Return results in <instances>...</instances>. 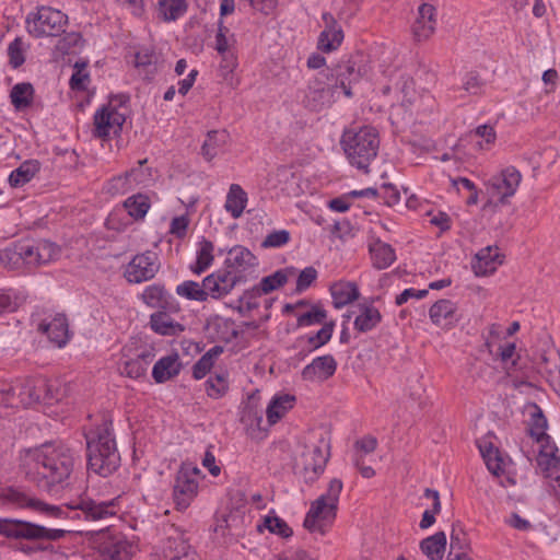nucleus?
Listing matches in <instances>:
<instances>
[{"instance_id": "3c124183", "label": "nucleus", "mask_w": 560, "mask_h": 560, "mask_svg": "<svg viewBox=\"0 0 560 560\" xmlns=\"http://www.w3.org/2000/svg\"><path fill=\"white\" fill-rule=\"evenodd\" d=\"M549 357L541 355V361L539 363V371L547 375V380L550 385L555 388V390L560 392V357L555 354V371H551L549 366Z\"/></svg>"}, {"instance_id": "4c0bfd02", "label": "nucleus", "mask_w": 560, "mask_h": 560, "mask_svg": "<svg viewBox=\"0 0 560 560\" xmlns=\"http://www.w3.org/2000/svg\"><path fill=\"white\" fill-rule=\"evenodd\" d=\"M446 548V535L438 532L420 542V549L430 560H442Z\"/></svg>"}, {"instance_id": "de8ad7c7", "label": "nucleus", "mask_w": 560, "mask_h": 560, "mask_svg": "<svg viewBox=\"0 0 560 560\" xmlns=\"http://www.w3.org/2000/svg\"><path fill=\"white\" fill-rule=\"evenodd\" d=\"M34 89L31 83H18L10 93L11 102L16 109H22L31 105Z\"/></svg>"}, {"instance_id": "4be33fe9", "label": "nucleus", "mask_w": 560, "mask_h": 560, "mask_svg": "<svg viewBox=\"0 0 560 560\" xmlns=\"http://www.w3.org/2000/svg\"><path fill=\"white\" fill-rule=\"evenodd\" d=\"M20 406L28 407L33 404L42 401L43 390H47L50 397H58L50 393L51 386L47 385L45 380H26L16 383Z\"/></svg>"}, {"instance_id": "39448f33", "label": "nucleus", "mask_w": 560, "mask_h": 560, "mask_svg": "<svg viewBox=\"0 0 560 560\" xmlns=\"http://www.w3.org/2000/svg\"><path fill=\"white\" fill-rule=\"evenodd\" d=\"M25 23L28 34L34 38L55 37L65 33L68 15L58 9L40 5L27 14Z\"/></svg>"}, {"instance_id": "2eb2a0df", "label": "nucleus", "mask_w": 560, "mask_h": 560, "mask_svg": "<svg viewBox=\"0 0 560 560\" xmlns=\"http://www.w3.org/2000/svg\"><path fill=\"white\" fill-rule=\"evenodd\" d=\"M202 281L207 300L209 298L219 300L230 294L237 284L242 283V278L220 269L207 276Z\"/></svg>"}, {"instance_id": "052dcab7", "label": "nucleus", "mask_w": 560, "mask_h": 560, "mask_svg": "<svg viewBox=\"0 0 560 560\" xmlns=\"http://www.w3.org/2000/svg\"><path fill=\"white\" fill-rule=\"evenodd\" d=\"M8 56L10 65L13 68H19L25 61L24 43L22 38H15L8 47Z\"/></svg>"}, {"instance_id": "6ab92c4d", "label": "nucleus", "mask_w": 560, "mask_h": 560, "mask_svg": "<svg viewBox=\"0 0 560 560\" xmlns=\"http://www.w3.org/2000/svg\"><path fill=\"white\" fill-rule=\"evenodd\" d=\"M31 253L32 250L28 247V241L12 243L0 249V266L8 270L28 267V254Z\"/></svg>"}, {"instance_id": "e2e57ef3", "label": "nucleus", "mask_w": 560, "mask_h": 560, "mask_svg": "<svg viewBox=\"0 0 560 560\" xmlns=\"http://www.w3.org/2000/svg\"><path fill=\"white\" fill-rule=\"evenodd\" d=\"M316 279L317 270L314 267L304 268L298 277L295 291L299 293L305 291Z\"/></svg>"}, {"instance_id": "f3484780", "label": "nucleus", "mask_w": 560, "mask_h": 560, "mask_svg": "<svg viewBox=\"0 0 560 560\" xmlns=\"http://www.w3.org/2000/svg\"><path fill=\"white\" fill-rule=\"evenodd\" d=\"M66 506L68 510H80L84 515V518L88 521H98L114 514V511L112 510L114 506L113 501L96 502L86 497H79L74 500H71L66 504Z\"/></svg>"}, {"instance_id": "774afa93", "label": "nucleus", "mask_w": 560, "mask_h": 560, "mask_svg": "<svg viewBox=\"0 0 560 560\" xmlns=\"http://www.w3.org/2000/svg\"><path fill=\"white\" fill-rule=\"evenodd\" d=\"M380 196L384 199V202L393 207L400 201V192L399 190L392 184H384L381 187Z\"/></svg>"}, {"instance_id": "2f4dec72", "label": "nucleus", "mask_w": 560, "mask_h": 560, "mask_svg": "<svg viewBox=\"0 0 560 560\" xmlns=\"http://www.w3.org/2000/svg\"><path fill=\"white\" fill-rule=\"evenodd\" d=\"M529 421H528V434L536 443H542L549 441V435L546 433L547 419L542 413V410L533 404L528 408Z\"/></svg>"}, {"instance_id": "5fc2aeb1", "label": "nucleus", "mask_w": 560, "mask_h": 560, "mask_svg": "<svg viewBox=\"0 0 560 560\" xmlns=\"http://www.w3.org/2000/svg\"><path fill=\"white\" fill-rule=\"evenodd\" d=\"M85 61H77L74 65V72L70 78V88L74 91H84L86 90L88 83L90 82V75L85 71L86 69Z\"/></svg>"}, {"instance_id": "393cba45", "label": "nucleus", "mask_w": 560, "mask_h": 560, "mask_svg": "<svg viewBox=\"0 0 560 560\" xmlns=\"http://www.w3.org/2000/svg\"><path fill=\"white\" fill-rule=\"evenodd\" d=\"M432 323L441 328L448 329L457 320V307L451 300H440L435 302L429 311Z\"/></svg>"}, {"instance_id": "6e6552de", "label": "nucleus", "mask_w": 560, "mask_h": 560, "mask_svg": "<svg viewBox=\"0 0 560 560\" xmlns=\"http://www.w3.org/2000/svg\"><path fill=\"white\" fill-rule=\"evenodd\" d=\"M369 72V67L365 63L364 56L357 54L351 56L348 60L341 61L331 71L330 77L334 83H337V89H342L347 97L352 96V84L360 82Z\"/></svg>"}, {"instance_id": "69168bd1", "label": "nucleus", "mask_w": 560, "mask_h": 560, "mask_svg": "<svg viewBox=\"0 0 560 560\" xmlns=\"http://www.w3.org/2000/svg\"><path fill=\"white\" fill-rule=\"evenodd\" d=\"M156 61H158V56L152 50H149V49H143V50L138 51L135 57L136 67H138V68L153 67V69L150 70V72L155 71Z\"/></svg>"}, {"instance_id": "b1692460", "label": "nucleus", "mask_w": 560, "mask_h": 560, "mask_svg": "<svg viewBox=\"0 0 560 560\" xmlns=\"http://www.w3.org/2000/svg\"><path fill=\"white\" fill-rule=\"evenodd\" d=\"M538 454L536 457L537 466L546 478L551 479V475L560 472V458L557 456L558 448L548 442L537 443Z\"/></svg>"}, {"instance_id": "13d9d810", "label": "nucleus", "mask_w": 560, "mask_h": 560, "mask_svg": "<svg viewBox=\"0 0 560 560\" xmlns=\"http://www.w3.org/2000/svg\"><path fill=\"white\" fill-rule=\"evenodd\" d=\"M205 386L208 396L218 399L228 390V381L223 375L217 374L215 376L209 377Z\"/></svg>"}, {"instance_id": "c03bdc74", "label": "nucleus", "mask_w": 560, "mask_h": 560, "mask_svg": "<svg viewBox=\"0 0 560 560\" xmlns=\"http://www.w3.org/2000/svg\"><path fill=\"white\" fill-rule=\"evenodd\" d=\"M176 293L180 298L197 301V302H206L207 293L205 292L203 281L201 283L187 280L176 287Z\"/></svg>"}, {"instance_id": "e433bc0d", "label": "nucleus", "mask_w": 560, "mask_h": 560, "mask_svg": "<svg viewBox=\"0 0 560 560\" xmlns=\"http://www.w3.org/2000/svg\"><path fill=\"white\" fill-rule=\"evenodd\" d=\"M360 314L354 319V328L360 332H366L375 328L382 320L380 311L366 304H360Z\"/></svg>"}, {"instance_id": "0e129e2a", "label": "nucleus", "mask_w": 560, "mask_h": 560, "mask_svg": "<svg viewBox=\"0 0 560 560\" xmlns=\"http://www.w3.org/2000/svg\"><path fill=\"white\" fill-rule=\"evenodd\" d=\"M290 241V233L287 230L273 231L262 242L264 247H280Z\"/></svg>"}, {"instance_id": "8fccbe9b", "label": "nucleus", "mask_w": 560, "mask_h": 560, "mask_svg": "<svg viewBox=\"0 0 560 560\" xmlns=\"http://www.w3.org/2000/svg\"><path fill=\"white\" fill-rule=\"evenodd\" d=\"M289 273H292V269L287 268L277 270L272 275L264 277L258 284L260 292L268 294L281 288L287 283Z\"/></svg>"}, {"instance_id": "6e6d98bb", "label": "nucleus", "mask_w": 560, "mask_h": 560, "mask_svg": "<svg viewBox=\"0 0 560 560\" xmlns=\"http://www.w3.org/2000/svg\"><path fill=\"white\" fill-rule=\"evenodd\" d=\"M516 351L515 343H505L503 346H500L499 348V358L502 361V363L505 364V369L508 373H512L514 371L521 370V366L518 365L520 357L514 359Z\"/></svg>"}, {"instance_id": "680f3d73", "label": "nucleus", "mask_w": 560, "mask_h": 560, "mask_svg": "<svg viewBox=\"0 0 560 560\" xmlns=\"http://www.w3.org/2000/svg\"><path fill=\"white\" fill-rule=\"evenodd\" d=\"M136 174V170L127 171L124 175L114 177L108 183V192L124 194L129 188L130 176Z\"/></svg>"}, {"instance_id": "20e7f679", "label": "nucleus", "mask_w": 560, "mask_h": 560, "mask_svg": "<svg viewBox=\"0 0 560 560\" xmlns=\"http://www.w3.org/2000/svg\"><path fill=\"white\" fill-rule=\"evenodd\" d=\"M341 491L342 481L334 478L330 480L326 493L311 503L303 523L308 532L320 535L326 533L336 518Z\"/></svg>"}, {"instance_id": "1a4fd4ad", "label": "nucleus", "mask_w": 560, "mask_h": 560, "mask_svg": "<svg viewBox=\"0 0 560 560\" xmlns=\"http://www.w3.org/2000/svg\"><path fill=\"white\" fill-rule=\"evenodd\" d=\"M200 469L191 463H183L174 482V502L179 511L186 510L197 494V476Z\"/></svg>"}, {"instance_id": "a878e982", "label": "nucleus", "mask_w": 560, "mask_h": 560, "mask_svg": "<svg viewBox=\"0 0 560 560\" xmlns=\"http://www.w3.org/2000/svg\"><path fill=\"white\" fill-rule=\"evenodd\" d=\"M502 264L500 258L499 248L487 246L480 249L472 261V270L476 276H488L493 273L498 266Z\"/></svg>"}, {"instance_id": "7c9ffc66", "label": "nucleus", "mask_w": 560, "mask_h": 560, "mask_svg": "<svg viewBox=\"0 0 560 560\" xmlns=\"http://www.w3.org/2000/svg\"><path fill=\"white\" fill-rule=\"evenodd\" d=\"M152 330L162 336H177L184 331V326L175 322L165 311H158L150 316Z\"/></svg>"}, {"instance_id": "c85d7f7f", "label": "nucleus", "mask_w": 560, "mask_h": 560, "mask_svg": "<svg viewBox=\"0 0 560 560\" xmlns=\"http://www.w3.org/2000/svg\"><path fill=\"white\" fill-rule=\"evenodd\" d=\"M182 363L179 355L173 353L161 358L153 366L152 377L156 383H164L179 374Z\"/></svg>"}, {"instance_id": "49530a36", "label": "nucleus", "mask_w": 560, "mask_h": 560, "mask_svg": "<svg viewBox=\"0 0 560 560\" xmlns=\"http://www.w3.org/2000/svg\"><path fill=\"white\" fill-rule=\"evenodd\" d=\"M124 207L133 219H143L150 209L149 197L142 194L133 195L125 200Z\"/></svg>"}, {"instance_id": "7ed1b4c3", "label": "nucleus", "mask_w": 560, "mask_h": 560, "mask_svg": "<svg viewBox=\"0 0 560 560\" xmlns=\"http://www.w3.org/2000/svg\"><path fill=\"white\" fill-rule=\"evenodd\" d=\"M340 143L349 163L364 173L376 159L380 149L378 131L371 126L346 130Z\"/></svg>"}, {"instance_id": "f704fd0d", "label": "nucleus", "mask_w": 560, "mask_h": 560, "mask_svg": "<svg viewBox=\"0 0 560 560\" xmlns=\"http://www.w3.org/2000/svg\"><path fill=\"white\" fill-rule=\"evenodd\" d=\"M334 305L341 308L345 305L355 301L359 298V289L353 282L340 281L330 287Z\"/></svg>"}, {"instance_id": "f257e3e1", "label": "nucleus", "mask_w": 560, "mask_h": 560, "mask_svg": "<svg viewBox=\"0 0 560 560\" xmlns=\"http://www.w3.org/2000/svg\"><path fill=\"white\" fill-rule=\"evenodd\" d=\"M75 462V453L68 445L47 442L27 450L23 466L27 479L38 489L57 493L69 485Z\"/></svg>"}, {"instance_id": "c9c22d12", "label": "nucleus", "mask_w": 560, "mask_h": 560, "mask_svg": "<svg viewBox=\"0 0 560 560\" xmlns=\"http://www.w3.org/2000/svg\"><path fill=\"white\" fill-rule=\"evenodd\" d=\"M104 560H129L130 546L122 537H112L101 548Z\"/></svg>"}, {"instance_id": "473e14b6", "label": "nucleus", "mask_w": 560, "mask_h": 560, "mask_svg": "<svg viewBox=\"0 0 560 560\" xmlns=\"http://www.w3.org/2000/svg\"><path fill=\"white\" fill-rule=\"evenodd\" d=\"M478 448L489 471L494 476L502 475L504 472V459L499 448L494 447L490 441L486 440L478 443Z\"/></svg>"}, {"instance_id": "864d4df0", "label": "nucleus", "mask_w": 560, "mask_h": 560, "mask_svg": "<svg viewBox=\"0 0 560 560\" xmlns=\"http://www.w3.org/2000/svg\"><path fill=\"white\" fill-rule=\"evenodd\" d=\"M327 318V312L319 305H313L310 311L298 315V326L306 327L323 324Z\"/></svg>"}, {"instance_id": "c756f323", "label": "nucleus", "mask_w": 560, "mask_h": 560, "mask_svg": "<svg viewBox=\"0 0 560 560\" xmlns=\"http://www.w3.org/2000/svg\"><path fill=\"white\" fill-rule=\"evenodd\" d=\"M369 252L373 267L378 270L388 268L396 260L395 249L378 238L369 244Z\"/></svg>"}, {"instance_id": "79ce46f5", "label": "nucleus", "mask_w": 560, "mask_h": 560, "mask_svg": "<svg viewBox=\"0 0 560 560\" xmlns=\"http://www.w3.org/2000/svg\"><path fill=\"white\" fill-rule=\"evenodd\" d=\"M228 133L224 130H211L207 133L201 147V154L207 161L214 159L219 150L225 144Z\"/></svg>"}, {"instance_id": "4468645a", "label": "nucleus", "mask_w": 560, "mask_h": 560, "mask_svg": "<svg viewBox=\"0 0 560 560\" xmlns=\"http://www.w3.org/2000/svg\"><path fill=\"white\" fill-rule=\"evenodd\" d=\"M328 453H324L319 445H305L298 463L301 466L302 475L306 483L315 482L324 472Z\"/></svg>"}, {"instance_id": "a211bd4d", "label": "nucleus", "mask_w": 560, "mask_h": 560, "mask_svg": "<svg viewBox=\"0 0 560 560\" xmlns=\"http://www.w3.org/2000/svg\"><path fill=\"white\" fill-rule=\"evenodd\" d=\"M322 19L325 28L319 34L317 47L323 52H330L342 44L343 31L331 13H323Z\"/></svg>"}, {"instance_id": "5701e85b", "label": "nucleus", "mask_w": 560, "mask_h": 560, "mask_svg": "<svg viewBox=\"0 0 560 560\" xmlns=\"http://www.w3.org/2000/svg\"><path fill=\"white\" fill-rule=\"evenodd\" d=\"M336 370L337 362L332 355L317 357L302 370V378L326 381L335 374Z\"/></svg>"}, {"instance_id": "cd10ccee", "label": "nucleus", "mask_w": 560, "mask_h": 560, "mask_svg": "<svg viewBox=\"0 0 560 560\" xmlns=\"http://www.w3.org/2000/svg\"><path fill=\"white\" fill-rule=\"evenodd\" d=\"M39 330L46 334L50 341L55 342L58 347L67 343L69 338L68 322L65 315L58 314L50 322H43L39 325Z\"/></svg>"}, {"instance_id": "bf43d9fd", "label": "nucleus", "mask_w": 560, "mask_h": 560, "mask_svg": "<svg viewBox=\"0 0 560 560\" xmlns=\"http://www.w3.org/2000/svg\"><path fill=\"white\" fill-rule=\"evenodd\" d=\"M21 305V296L12 290H0V314L15 312Z\"/></svg>"}, {"instance_id": "ddd939ff", "label": "nucleus", "mask_w": 560, "mask_h": 560, "mask_svg": "<svg viewBox=\"0 0 560 560\" xmlns=\"http://www.w3.org/2000/svg\"><path fill=\"white\" fill-rule=\"evenodd\" d=\"M160 269L159 258L154 252L136 255L125 268L124 276L130 283H140L154 278Z\"/></svg>"}, {"instance_id": "dca6fc26", "label": "nucleus", "mask_w": 560, "mask_h": 560, "mask_svg": "<svg viewBox=\"0 0 560 560\" xmlns=\"http://www.w3.org/2000/svg\"><path fill=\"white\" fill-rule=\"evenodd\" d=\"M256 265L257 259L249 249L243 246H235L229 250L223 270L241 277L242 283H244L246 282L245 272Z\"/></svg>"}, {"instance_id": "a18cd8bd", "label": "nucleus", "mask_w": 560, "mask_h": 560, "mask_svg": "<svg viewBox=\"0 0 560 560\" xmlns=\"http://www.w3.org/2000/svg\"><path fill=\"white\" fill-rule=\"evenodd\" d=\"M187 11L185 0H160L159 14L164 21H175Z\"/></svg>"}, {"instance_id": "9d476101", "label": "nucleus", "mask_w": 560, "mask_h": 560, "mask_svg": "<svg viewBox=\"0 0 560 560\" xmlns=\"http://www.w3.org/2000/svg\"><path fill=\"white\" fill-rule=\"evenodd\" d=\"M0 501L2 503L13 504L18 508H28L49 518H66L68 516L67 512L61 506L45 503L39 499L30 497L13 488L1 490Z\"/></svg>"}, {"instance_id": "603ef678", "label": "nucleus", "mask_w": 560, "mask_h": 560, "mask_svg": "<svg viewBox=\"0 0 560 560\" xmlns=\"http://www.w3.org/2000/svg\"><path fill=\"white\" fill-rule=\"evenodd\" d=\"M262 527L267 528L270 533L277 534L283 538H289L293 534L292 528L278 516H266L264 520V525H258V530L261 532Z\"/></svg>"}, {"instance_id": "4d7b16f0", "label": "nucleus", "mask_w": 560, "mask_h": 560, "mask_svg": "<svg viewBox=\"0 0 560 560\" xmlns=\"http://www.w3.org/2000/svg\"><path fill=\"white\" fill-rule=\"evenodd\" d=\"M18 393L16 384L0 383V405L11 408L20 407Z\"/></svg>"}, {"instance_id": "bb28decb", "label": "nucleus", "mask_w": 560, "mask_h": 560, "mask_svg": "<svg viewBox=\"0 0 560 560\" xmlns=\"http://www.w3.org/2000/svg\"><path fill=\"white\" fill-rule=\"evenodd\" d=\"M28 247L32 253L28 254V268H35L55 260L59 254L60 248L48 241H40L37 243L28 242Z\"/></svg>"}, {"instance_id": "a19ab883", "label": "nucleus", "mask_w": 560, "mask_h": 560, "mask_svg": "<svg viewBox=\"0 0 560 560\" xmlns=\"http://www.w3.org/2000/svg\"><path fill=\"white\" fill-rule=\"evenodd\" d=\"M295 398L291 395L276 396L267 407L266 413L270 424L278 422L291 408Z\"/></svg>"}, {"instance_id": "09e8293b", "label": "nucleus", "mask_w": 560, "mask_h": 560, "mask_svg": "<svg viewBox=\"0 0 560 560\" xmlns=\"http://www.w3.org/2000/svg\"><path fill=\"white\" fill-rule=\"evenodd\" d=\"M167 298L168 295L164 287L159 284L147 287L142 293L143 302L151 307L165 308Z\"/></svg>"}, {"instance_id": "412c9836", "label": "nucleus", "mask_w": 560, "mask_h": 560, "mask_svg": "<svg viewBox=\"0 0 560 560\" xmlns=\"http://www.w3.org/2000/svg\"><path fill=\"white\" fill-rule=\"evenodd\" d=\"M436 9L430 3H422L418 9V18L412 26L416 40L429 39L435 31Z\"/></svg>"}, {"instance_id": "338daca9", "label": "nucleus", "mask_w": 560, "mask_h": 560, "mask_svg": "<svg viewBox=\"0 0 560 560\" xmlns=\"http://www.w3.org/2000/svg\"><path fill=\"white\" fill-rule=\"evenodd\" d=\"M451 552L457 553V552H465V549L467 548V539L466 534L462 529H455L453 528L451 534Z\"/></svg>"}, {"instance_id": "423d86ee", "label": "nucleus", "mask_w": 560, "mask_h": 560, "mask_svg": "<svg viewBox=\"0 0 560 560\" xmlns=\"http://www.w3.org/2000/svg\"><path fill=\"white\" fill-rule=\"evenodd\" d=\"M65 529H52L34 523L0 518V535L27 540H59L66 535Z\"/></svg>"}, {"instance_id": "72a5a7b5", "label": "nucleus", "mask_w": 560, "mask_h": 560, "mask_svg": "<svg viewBox=\"0 0 560 560\" xmlns=\"http://www.w3.org/2000/svg\"><path fill=\"white\" fill-rule=\"evenodd\" d=\"M168 560H200L197 552L182 538H170L164 549Z\"/></svg>"}, {"instance_id": "58836bf2", "label": "nucleus", "mask_w": 560, "mask_h": 560, "mask_svg": "<svg viewBox=\"0 0 560 560\" xmlns=\"http://www.w3.org/2000/svg\"><path fill=\"white\" fill-rule=\"evenodd\" d=\"M246 203L247 194L245 190L240 185L232 184L226 196L225 210L230 212L234 219H237L242 215Z\"/></svg>"}, {"instance_id": "f03ea898", "label": "nucleus", "mask_w": 560, "mask_h": 560, "mask_svg": "<svg viewBox=\"0 0 560 560\" xmlns=\"http://www.w3.org/2000/svg\"><path fill=\"white\" fill-rule=\"evenodd\" d=\"M88 469L108 477L120 466V454L113 434L112 421L103 419L95 428L84 432Z\"/></svg>"}, {"instance_id": "0eeeda50", "label": "nucleus", "mask_w": 560, "mask_h": 560, "mask_svg": "<svg viewBox=\"0 0 560 560\" xmlns=\"http://www.w3.org/2000/svg\"><path fill=\"white\" fill-rule=\"evenodd\" d=\"M129 97L120 94L114 96L107 105H104L94 115V136L97 138H107L112 133L118 135L126 120L125 113L119 112L118 107L124 106Z\"/></svg>"}, {"instance_id": "9b49d317", "label": "nucleus", "mask_w": 560, "mask_h": 560, "mask_svg": "<svg viewBox=\"0 0 560 560\" xmlns=\"http://www.w3.org/2000/svg\"><path fill=\"white\" fill-rule=\"evenodd\" d=\"M521 182V172L514 166H508L489 179L488 191L493 198H497V205L504 206L516 194Z\"/></svg>"}, {"instance_id": "f8f14e48", "label": "nucleus", "mask_w": 560, "mask_h": 560, "mask_svg": "<svg viewBox=\"0 0 560 560\" xmlns=\"http://www.w3.org/2000/svg\"><path fill=\"white\" fill-rule=\"evenodd\" d=\"M329 81V74L324 72H319L310 80L302 101L306 108L317 112L330 103L331 96L337 90V83Z\"/></svg>"}, {"instance_id": "ea45409f", "label": "nucleus", "mask_w": 560, "mask_h": 560, "mask_svg": "<svg viewBox=\"0 0 560 560\" xmlns=\"http://www.w3.org/2000/svg\"><path fill=\"white\" fill-rule=\"evenodd\" d=\"M39 172V163L36 160L23 162L9 176V183L12 187H22Z\"/></svg>"}, {"instance_id": "aec40b11", "label": "nucleus", "mask_w": 560, "mask_h": 560, "mask_svg": "<svg viewBox=\"0 0 560 560\" xmlns=\"http://www.w3.org/2000/svg\"><path fill=\"white\" fill-rule=\"evenodd\" d=\"M154 357L152 347H143L135 354L133 358H129L119 364V372L121 375L130 378L144 376L148 371V366L153 361Z\"/></svg>"}, {"instance_id": "37998d69", "label": "nucleus", "mask_w": 560, "mask_h": 560, "mask_svg": "<svg viewBox=\"0 0 560 560\" xmlns=\"http://www.w3.org/2000/svg\"><path fill=\"white\" fill-rule=\"evenodd\" d=\"M213 250V243L202 238V241L199 243L196 264L194 267H191V270L195 273L200 275L212 265L214 260Z\"/></svg>"}]
</instances>
